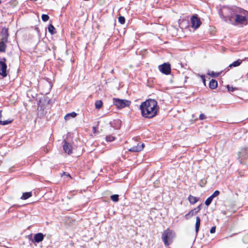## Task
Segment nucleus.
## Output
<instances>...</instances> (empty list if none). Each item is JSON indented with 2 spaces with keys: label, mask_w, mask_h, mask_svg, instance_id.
<instances>
[{
  "label": "nucleus",
  "mask_w": 248,
  "mask_h": 248,
  "mask_svg": "<svg viewBox=\"0 0 248 248\" xmlns=\"http://www.w3.org/2000/svg\"><path fill=\"white\" fill-rule=\"evenodd\" d=\"M103 105V102L101 100H97L95 102V107L96 109H100Z\"/></svg>",
  "instance_id": "5701e85b"
},
{
  "label": "nucleus",
  "mask_w": 248,
  "mask_h": 248,
  "mask_svg": "<svg viewBox=\"0 0 248 248\" xmlns=\"http://www.w3.org/2000/svg\"><path fill=\"white\" fill-rule=\"evenodd\" d=\"M241 63H242V61L240 60H238L237 61H234L232 63L230 64L229 65V67H236V66L240 65L241 64Z\"/></svg>",
  "instance_id": "4be33fe9"
},
{
  "label": "nucleus",
  "mask_w": 248,
  "mask_h": 248,
  "mask_svg": "<svg viewBox=\"0 0 248 248\" xmlns=\"http://www.w3.org/2000/svg\"><path fill=\"white\" fill-rule=\"evenodd\" d=\"M125 18L123 16H120L118 17V21L121 24H124L125 23Z\"/></svg>",
  "instance_id": "c756f323"
},
{
  "label": "nucleus",
  "mask_w": 248,
  "mask_h": 248,
  "mask_svg": "<svg viewBox=\"0 0 248 248\" xmlns=\"http://www.w3.org/2000/svg\"><path fill=\"white\" fill-rule=\"evenodd\" d=\"M216 226H213L211 228V229H210V232L211 233H214L215 232H216Z\"/></svg>",
  "instance_id": "72a5a7b5"
},
{
  "label": "nucleus",
  "mask_w": 248,
  "mask_h": 248,
  "mask_svg": "<svg viewBox=\"0 0 248 248\" xmlns=\"http://www.w3.org/2000/svg\"><path fill=\"white\" fill-rule=\"evenodd\" d=\"M172 234V231L169 229L164 231L161 238L165 246H168L170 245V243L168 240L171 237Z\"/></svg>",
  "instance_id": "39448f33"
},
{
  "label": "nucleus",
  "mask_w": 248,
  "mask_h": 248,
  "mask_svg": "<svg viewBox=\"0 0 248 248\" xmlns=\"http://www.w3.org/2000/svg\"><path fill=\"white\" fill-rule=\"evenodd\" d=\"M206 181L204 180H201V186L202 187H203L205 184H206Z\"/></svg>",
  "instance_id": "c9c22d12"
},
{
  "label": "nucleus",
  "mask_w": 248,
  "mask_h": 248,
  "mask_svg": "<svg viewBox=\"0 0 248 248\" xmlns=\"http://www.w3.org/2000/svg\"><path fill=\"white\" fill-rule=\"evenodd\" d=\"M201 77V78L202 79V82H203L204 85L205 86H206V81H205L206 80H205L204 75H202Z\"/></svg>",
  "instance_id": "f704fd0d"
},
{
  "label": "nucleus",
  "mask_w": 248,
  "mask_h": 248,
  "mask_svg": "<svg viewBox=\"0 0 248 248\" xmlns=\"http://www.w3.org/2000/svg\"><path fill=\"white\" fill-rule=\"evenodd\" d=\"M220 193V192L218 190H216L214 191V192L212 194V195H211L213 198L215 197H217L219 195Z\"/></svg>",
  "instance_id": "473e14b6"
},
{
  "label": "nucleus",
  "mask_w": 248,
  "mask_h": 248,
  "mask_svg": "<svg viewBox=\"0 0 248 248\" xmlns=\"http://www.w3.org/2000/svg\"><path fill=\"white\" fill-rule=\"evenodd\" d=\"M45 237V235L41 232H38L34 234V238L31 240L32 243H39L42 242Z\"/></svg>",
  "instance_id": "f8f14e48"
},
{
  "label": "nucleus",
  "mask_w": 248,
  "mask_h": 248,
  "mask_svg": "<svg viewBox=\"0 0 248 248\" xmlns=\"http://www.w3.org/2000/svg\"><path fill=\"white\" fill-rule=\"evenodd\" d=\"M143 143H139L137 146H134L130 148L128 150L132 152H139L141 151L144 148Z\"/></svg>",
  "instance_id": "ddd939ff"
},
{
  "label": "nucleus",
  "mask_w": 248,
  "mask_h": 248,
  "mask_svg": "<svg viewBox=\"0 0 248 248\" xmlns=\"http://www.w3.org/2000/svg\"><path fill=\"white\" fill-rule=\"evenodd\" d=\"M110 73H111V74H113V73H114V70H113V69H112V70H111V71H110Z\"/></svg>",
  "instance_id": "58836bf2"
},
{
  "label": "nucleus",
  "mask_w": 248,
  "mask_h": 248,
  "mask_svg": "<svg viewBox=\"0 0 248 248\" xmlns=\"http://www.w3.org/2000/svg\"><path fill=\"white\" fill-rule=\"evenodd\" d=\"M44 151L46 153H47L48 152L49 150L47 148H46V151H45V150H44Z\"/></svg>",
  "instance_id": "4c0bfd02"
},
{
  "label": "nucleus",
  "mask_w": 248,
  "mask_h": 248,
  "mask_svg": "<svg viewBox=\"0 0 248 248\" xmlns=\"http://www.w3.org/2000/svg\"><path fill=\"white\" fill-rule=\"evenodd\" d=\"M213 198L210 196L209 197H208L205 202V204L206 206H208L212 202Z\"/></svg>",
  "instance_id": "b1692460"
},
{
  "label": "nucleus",
  "mask_w": 248,
  "mask_h": 248,
  "mask_svg": "<svg viewBox=\"0 0 248 248\" xmlns=\"http://www.w3.org/2000/svg\"><path fill=\"white\" fill-rule=\"evenodd\" d=\"M188 200L190 204H194L199 200V198L194 197L191 195H189L188 197Z\"/></svg>",
  "instance_id": "2eb2a0df"
},
{
  "label": "nucleus",
  "mask_w": 248,
  "mask_h": 248,
  "mask_svg": "<svg viewBox=\"0 0 248 248\" xmlns=\"http://www.w3.org/2000/svg\"><path fill=\"white\" fill-rule=\"evenodd\" d=\"M239 161L241 164L244 163L248 166V147L242 148L238 152Z\"/></svg>",
  "instance_id": "7ed1b4c3"
},
{
  "label": "nucleus",
  "mask_w": 248,
  "mask_h": 248,
  "mask_svg": "<svg viewBox=\"0 0 248 248\" xmlns=\"http://www.w3.org/2000/svg\"><path fill=\"white\" fill-rule=\"evenodd\" d=\"M50 102V100L47 97H44L40 99L38 104L39 107L42 109L46 108V105H49Z\"/></svg>",
  "instance_id": "9b49d317"
},
{
  "label": "nucleus",
  "mask_w": 248,
  "mask_h": 248,
  "mask_svg": "<svg viewBox=\"0 0 248 248\" xmlns=\"http://www.w3.org/2000/svg\"><path fill=\"white\" fill-rule=\"evenodd\" d=\"M110 199L114 202H117L119 201V195L117 194L112 195L110 196Z\"/></svg>",
  "instance_id": "393cba45"
},
{
  "label": "nucleus",
  "mask_w": 248,
  "mask_h": 248,
  "mask_svg": "<svg viewBox=\"0 0 248 248\" xmlns=\"http://www.w3.org/2000/svg\"><path fill=\"white\" fill-rule=\"evenodd\" d=\"M110 126L116 129H119L121 127L122 121L119 119L114 120L110 122Z\"/></svg>",
  "instance_id": "4468645a"
},
{
  "label": "nucleus",
  "mask_w": 248,
  "mask_h": 248,
  "mask_svg": "<svg viewBox=\"0 0 248 248\" xmlns=\"http://www.w3.org/2000/svg\"><path fill=\"white\" fill-rule=\"evenodd\" d=\"M227 88L228 89V92L230 93L234 91L235 90H237L236 88L233 87H230V85H227Z\"/></svg>",
  "instance_id": "7c9ffc66"
},
{
  "label": "nucleus",
  "mask_w": 248,
  "mask_h": 248,
  "mask_svg": "<svg viewBox=\"0 0 248 248\" xmlns=\"http://www.w3.org/2000/svg\"><path fill=\"white\" fill-rule=\"evenodd\" d=\"M231 16L228 17L229 23L234 26L243 27L248 23V11L238 7H232Z\"/></svg>",
  "instance_id": "f257e3e1"
},
{
  "label": "nucleus",
  "mask_w": 248,
  "mask_h": 248,
  "mask_svg": "<svg viewBox=\"0 0 248 248\" xmlns=\"http://www.w3.org/2000/svg\"><path fill=\"white\" fill-rule=\"evenodd\" d=\"M191 27L194 29H197L200 27L202 24L200 18L197 15H193L190 18Z\"/></svg>",
  "instance_id": "423d86ee"
},
{
  "label": "nucleus",
  "mask_w": 248,
  "mask_h": 248,
  "mask_svg": "<svg viewBox=\"0 0 248 248\" xmlns=\"http://www.w3.org/2000/svg\"><path fill=\"white\" fill-rule=\"evenodd\" d=\"M208 75H210L212 77L216 78L219 76V73H215L214 71L209 72L208 73Z\"/></svg>",
  "instance_id": "cd10ccee"
},
{
  "label": "nucleus",
  "mask_w": 248,
  "mask_h": 248,
  "mask_svg": "<svg viewBox=\"0 0 248 248\" xmlns=\"http://www.w3.org/2000/svg\"><path fill=\"white\" fill-rule=\"evenodd\" d=\"M209 87L211 89H215L217 87V82L216 79H212L209 84Z\"/></svg>",
  "instance_id": "f3484780"
},
{
  "label": "nucleus",
  "mask_w": 248,
  "mask_h": 248,
  "mask_svg": "<svg viewBox=\"0 0 248 248\" xmlns=\"http://www.w3.org/2000/svg\"><path fill=\"white\" fill-rule=\"evenodd\" d=\"M46 86L47 87V89L46 91V92H45V93L47 94V93H49V92L50 91L52 86H51L50 83L48 81H47L46 83Z\"/></svg>",
  "instance_id": "a878e982"
},
{
  "label": "nucleus",
  "mask_w": 248,
  "mask_h": 248,
  "mask_svg": "<svg viewBox=\"0 0 248 248\" xmlns=\"http://www.w3.org/2000/svg\"><path fill=\"white\" fill-rule=\"evenodd\" d=\"M41 18H42V20L43 21L46 22V21H47L49 19V16L47 15L43 14L42 15Z\"/></svg>",
  "instance_id": "c85d7f7f"
},
{
  "label": "nucleus",
  "mask_w": 248,
  "mask_h": 248,
  "mask_svg": "<svg viewBox=\"0 0 248 248\" xmlns=\"http://www.w3.org/2000/svg\"><path fill=\"white\" fill-rule=\"evenodd\" d=\"M200 225H201V218L199 217H197L196 224H195V232H196V235L198 234V233L199 231Z\"/></svg>",
  "instance_id": "dca6fc26"
},
{
  "label": "nucleus",
  "mask_w": 248,
  "mask_h": 248,
  "mask_svg": "<svg viewBox=\"0 0 248 248\" xmlns=\"http://www.w3.org/2000/svg\"><path fill=\"white\" fill-rule=\"evenodd\" d=\"M158 108L157 101L152 99L146 100L140 105L142 116L149 119L156 115Z\"/></svg>",
  "instance_id": "f03ea898"
},
{
  "label": "nucleus",
  "mask_w": 248,
  "mask_h": 248,
  "mask_svg": "<svg viewBox=\"0 0 248 248\" xmlns=\"http://www.w3.org/2000/svg\"><path fill=\"white\" fill-rule=\"evenodd\" d=\"M48 32L52 35L54 34L55 33H56V29H55V27L51 24H50L49 25V26L48 27Z\"/></svg>",
  "instance_id": "aec40b11"
},
{
  "label": "nucleus",
  "mask_w": 248,
  "mask_h": 248,
  "mask_svg": "<svg viewBox=\"0 0 248 248\" xmlns=\"http://www.w3.org/2000/svg\"><path fill=\"white\" fill-rule=\"evenodd\" d=\"M218 13H219L220 17L222 19H223L224 20L227 21V17H226V16H223V13H222V11L221 10H219Z\"/></svg>",
  "instance_id": "2f4dec72"
},
{
  "label": "nucleus",
  "mask_w": 248,
  "mask_h": 248,
  "mask_svg": "<svg viewBox=\"0 0 248 248\" xmlns=\"http://www.w3.org/2000/svg\"><path fill=\"white\" fill-rule=\"evenodd\" d=\"M63 143L62 146L64 151L68 155H71L72 153L73 150L72 145L65 140H63Z\"/></svg>",
  "instance_id": "9d476101"
},
{
  "label": "nucleus",
  "mask_w": 248,
  "mask_h": 248,
  "mask_svg": "<svg viewBox=\"0 0 248 248\" xmlns=\"http://www.w3.org/2000/svg\"><path fill=\"white\" fill-rule=\"evenodd\" d=\"M7 37L5 39V41L0 42V52H4L6 50V45L5 42H7Z\"/></svg>",
  "instance_id": "a211bd4d"
},
{
  "label": "nucleus",
  "mask_w": 248,
  "mask_h": 248,
  "mask_svg": "<svg viewBox=\"0 0 248 248\" xmlns=\"http://www.w3.org/2000/svg\"><path fill=\"white\" fill-rule=\"evenodd\" d=\"M77 115V114L75 112H72L69 113L67 114L64 116V119L65 120H68L70 117L75 118Z\"/></svg>",
  "instance_id": "412c9836"
},
{
  "label": "nucleus",
  "mask_w": 248,
  "mask_h": 248,
  "mask_svg": "<svg viewBox=\"0 0 248 248\" xmlns=\"http://www.w3.org/2000/svg\"><path fill=\"white\" fill-rule=\"evenodd\" d=\"M115 139V137L111 135H108L106 137V140L108 142H111L114 140Z\"/></svg>",
  "instance_id": "bb28decb"
},
{
  "label": "nucleus",
  "mask_w": 248,
  "mask_h": 248,
  "mask_svg": "<svg viewBox=\"0 0 248 248\" xmlns=\"http://www.w3.org/2000/svg\"><path fill=\"white\" fill-rule=\"evenodd\" d=\"M6 61V59L5 58L2 59V61H0V75L3 77H5L7 75Z\"/></svg>",
  "instance_id": "0eeeda50"
},
{
  "label": "nucleus",
  "mask_w": 248,
  "mask_h": 248,
  "mask_svg": "<svg viewBox=\"0 0 248 248\" xmlns=\"http://www.w3.org/2000/svg\"><path fill=\"white\" fill-rule=\"evenodd\" d=\"M158 68L162 73L169 75L171 71L170 65L169 63H164L158 66Z\"/></svg>",
  "instance_id": "6e6552de"
},
{
  "label": "nucleus",
  "mask_w": 248,
  "mask_h": 248,
  "mask_svg": "<svg viewBox=\"0 0 248 248\" xmlns=\"http://www.w3.org/2000/svg\"><path fill=\"white\" fill-rule=\"evenodd\" d=\"M202 204H201L199 206H198L197 207L195 208L194 209L191 210L187 214L185 215V218L186 219H188L194 215L198 213L201 210L202 208Z\"/></svg>",
  "instance_id": "1a4fd4ad"
},
{
  "label": "nucleus",
  "mask_w": 248,
  "mask_h": 248,
  "mask_svg": "<svg viewBox=\"0 0 248 248\" xmlns=\"http://www.w3.org/2000/svg\"><path fill=\"white\" fill-rule=\"evenodd\" d=\"M112 100L113 105L116 106L118 109L129 107L131 104V101L126 99L113 98Z\"/></svg>",
  "instance_id": "20e7f679"
},
{
  "label": "nucleus",
  "mask_w": 248,
  "mask_h": 248,
  "mask_svg": "<svg viewBox=\"0 0 248 248\" xmlns=\"http://www.w3.org/2000/svg\"><path fill=\"white\" fill-rule=\"evenodd\" d=\"M206 118L205 116L203 114H201L199 116V119L200 120H203Z\"/></svg>",
  "instance_id": "e433bc0d"
},
{
  "label": "nucleus",
  "mask_w": 248,
  "mask_h": 248,
  "mask_svg": "<svg viewBox=\"0 0 248 248\" xmlns=\"http://www.w3.org/2000/svg\"><path fill=\"white\" fill-rule=\"evenodd\" d=\"M32 196L31 192H25L23 193L22 196L21 197V199L22 200H27L28 198H30Z\"/></svg>",
  "instance_id": "6ab92c4d"
},
{
  "label": "nucleus",
  "mask_w": 248,
  "mask_h": 248,
  "mask_svg": "<svg viewBox=\"0 0 248 248\" xmlns=\"http://www.w3.org/2000/svg\"><path fill=\"white\" fill-rule=\"evenodd\" d=\"M6 33H7V35L8 36V31H7V30H6Z\"/></svg>",
  "instance_id": "ea45409f"
}]
</instances>
